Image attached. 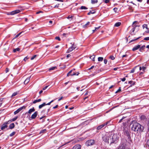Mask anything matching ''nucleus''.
<instances>
[{"mask_svg":"<svg viewBox=\"0 0 149 149\" xmlns=\"http://www.w3.org/2000/svg\"><path fill=\"white\" fill-rule=\"evenodd\" d=\"M118 149H125V147L123 145H121L119 146V147L118 148Z\"/></svg>","mask_w":149,"mask_h":149,"instance_id":"nucleus-28","label":"nucleus"},{"mask_svg":"<svg viewBox=\"0 0 149 149\" xmlns=\"http://www.w3.org/2000/svg\"><path fill=\"white\" fill-rule=\"evenodd\" d=\"M103 1L104 2V3H109V1H110V0H103Z\"/></svg>","mask_w":149,"mask_h":149,"instance_id":"nucleus-45","label":"nucleus"},{"mask_svg":"<svg viewBox=\"0 0 149 149\" xmlns=\"http://www.w3.org/2000/svg\"><path fill=\"white\" fill-rule=\"evenodd\" d=\"M145 47L146 46L145 45H143L141 47H140V48L143 50L145 49Z\"/></svg>","mask_w":149,"mask_h":149,"instance_id":"nucleus-52","label":"nucleus"},{"mask_svg":"<svg viewBox=\"0 0 149 149\" xmlns=\"http://www.w3.org/2000/svg\"><path fill=\"white\" fill-rule=\"evenodd\" d=\"M45 117H46V116H44L40 118V120H41V119H42L41 122H43L44 121V119H43V118H44Z\"/></svg>","mask_w":149,"mask_h":149,"instance_id":"nucleus-33","label":"nucleus"},{"mask_svg":"<svg viewBox=\"0 0 149 149\" xmlns=\"http://www.w3.org/2000/svg\"><path fill=\"white\" fill-rule=\"evenodd\" d=\"M73 16H71L70 15H69L68 16V17H67V18L68 19H69L70 18H71L72 19L73 17Z\"/></svg>","mask_w":149,"mask_h":149,"instance_id":"nucleus-48","label":"nucleus"},{"mask_svg":"<svg viewBox=\"0 0 149 149\" xmlns=\"http://www.w3.org/2000/svg\"><path fill=\"white\" fill-rule=\"evenodd\" d=\"M127 54L124 55L122 56V58H123V57H127Z\"/></svg>","mask_w":149,"mask_h":149,"instance_id":"nucleus-60","label":"nucleus"},{"mask_svg":"<svg viewBox=\"0 0 149 149\" xmlns=\"http://www.w3.org/2000/svg\"><path fill=\"white\" fill-rule=\"evenodd\" d=\"M136 82L135 81H133L132 80L129 81H128V84H131L130 86L129 87H132V86H134Z\"/></svg>","mask_w":149,"mask_h":149,"instance_id":"nucleus-12","label":"nucleus"},{"mask_svg":"<svg viewBox=\"0 0 149 149\" xmlns=\"http://www.w3.org/2000/svg\"><path fill=\"white\" fill-rule=\"evenodd\" d=\"M144 40H149V37H147L144 38Z\"/></svg>","mask_w":149,"mask_h":149,"instance_id":"nucleus-55","label":"nucleus"},{"mask_svg":"<svg viewBox=\"0 0 149 149\" xmlns=\"http://www.w3.org/2000/svg\"><path fill=\"white\" fill-rule=\"evenodd\" d=\"M135 69H132L130 71V73H133L134 72Z\"/></svg>","mask_w":149,"mask_h":149,"instance_id":"nucleus-54","label":"nucleus"},{"mask_svg":"<svg viewBox=\"0 0 149 149\" xmlns=\"http://www.w3.org/2000/svg\"><path fill=\"white\" fill-rule=\"evenodd\" d=\"M125 118V117H122V118L119 120V122H118V123H120L122 122V120L123 119H124Z\"/></svg>","mask_w":149,"mask_h":149,"instance_id":"nucleus-43","label":"nucleus"},{"mask_svg":"<svg viewBox=\"0 0 149 149\" xmlns=\"http://www.w3.org/2000/svg\"><path fill=\"white\" fill-rule=\"evenodd\" d=\"M146 118V117L145 116H141V119H144Z\"/></svg>","mask_w":149,"mask_h":149,"instance_id":"nucleus-47","label":"nucleus"},{"mask_svg":"<svg viewBox=\"0 0 149 149\" xmlns=\"http://www.w3.org/2000/svg\"><path fill=\"white\" fill-rule=\"evenodd\" d=\"M46 105V104L45 103H43L42 104L39 105V109H40L42 108L43 107L45 106Z\"/></svg>","mask_w":149,"mask_h":149,"instance_id":"nucleus-20","label":"nucleus"},{"mask_svg":"<svg viewBox=\"0 0 149 149\" xmlns=\"http://www.w3.org/2000/svg\"><path fill=\"white\" fill-rule=\"evenodd\" d=\"M30 77H28L26 79L24 82V84H26L29 82L30 81Z\"/></svg>","mask_w":149,"mask_h":149,"instance_id":"nucleus-14","label":"nucleus"},{"mask_svg":"<svg viewBox=\"0 0 149 149\" xmlns=\"http://www.w3.org/2000/svg\"><path fill=\"white\" fill-rule=\"evenodd\" d=\"M20 49L19 48H17L16 49H15L13 50V52H15L16 51H19L20 50Z\"/></svg>","mask_w":149,"mask_h":149,"instance_id":"nucleus-30","label":"nucleus"},{"mask_svg":"<svg viewBox=\"0 0 149 149\" xmlns=\"http://www.w3.org/2000/svg\"><path fill=\"white\" fill-rule=\"evenodd\" d=\"M26 108V107L25 106H23L22 107L19 108L17 109L16 111L14 112V114L15 115L17 113H18L21 111L23 109H25Z\"/></svg>","mask_w":149,"mask_h":149,"instance_id":"nucleus-6","label":"nucleus"},{"mask_svg":"<svg viewBox=\"0 0 149 149\" xmlns=\"http://www.w3.org/2000/svg\"><path fill=\"white\" fill-rule=\"evenodd\" d=\"M22 33V32H21L20 33H19L17 35L15 36V38H17L19 36V35L21 34Z\"/></svg>","mask_w":149,"mask_h":149,"instance_id":"nucleus-49","label":"nucleus"},{"mask_svg":"<svg viewBox=\"0 0 149 149\" xmlns=\"http://www.w3.org/2000/svg\"><path fill=\"white\" fill-rule=\"evenodd\" d=\"M73 70H70L67 74V76H69L71 75V73H72Z\"/></svg>","mask_w":149,"mask_h":149,"instance_id":"nucleus-31","label":"nucleus"},{"mask_svg":"<svg viewBox=\"0 0 149 149\" xmlns=\"http://www.w3.org/2000/svg\"><path fill=\"white\" fill-rule=\"evenodd\" d=\"M81 145H76L73 147L72 149H81Z\"/></svg>","mask_w":149,"mask_h":149,"instance_id":"nucleus-11","label":"nucleus"},{"mask_svg":"<svg viewBox=\"0 0 149 149\" xmlns=\"http://www.w3.org/2000/svg\"><path fill=\"white\" fill-rule=\"evenodd\" d=\"M17 94H18V92H14L13 94L11 97H13L15 96Z\"/></svg>","mask_w":149,"mask_h":149,"instance_id":"nucleus-37","label":"nucleus"},{"mask_svg":"<svg viewBox=\"0 0 149 149\" xmlns=\"http://www.w3.org/2000/svg\"><path fill=\"white\" fill-rule=\"evenodd\" d=\"M15 132H13L12 133H11L10 134V136H13L15 134Z\"/></svg>","mask_w":149,"mask_h":149,"instance_id":"nucleus-39","label":"nucleus"},{"mask_svg":"<svg viewBox=\"0 0 149 149\" xmlns=\"http://www.w3.org/2000/svg\"><path fill=\"white\" fill-rule=\"evenodd\" d=\"M37 102V100H34L33 102V103L34 104L36 103Z\"/></svg>","mask_w":149,"mask_h":149,"instance_id":"nucleus-64","label":"nucleus"},{"mask_svg":"<svg viewBox=\"0 0 149 149\" xmlns=\"http://www.w3.org/2000/svg\"><path fill=\"white\" fill-rule=\"evenodd\" d=\"M97 0H91V3L92 4H94L97 2Z\"/></svg>","mask_w":149,"mask_h":149,"instance_id":"nucleus-24","label":"nucleus"},{"mask_svg":"<svg viewBox=\"0 0 149 149\" xmlns=\"http://www.w3.org/2000/svg\"><path fill=\"white\" fill-rule=\"evenodd\" d=\"M58 107V105H56V106H54V107H53V109H56V108H57V107Z\"/></svg>","mask_w":149,"mask_h":149,"instance_id":"nucleus-59","label":"nucleus"},{"mask_svg":"<svg viewBox=\"0 0 149 149\" xmlns=\"http://www.w3.org/2000/svg\"><path fill=\"white\" fill-rule=\"evenodd\" d=\"M37 56V55H34L31 58V60H33L35 58H36Z\"/></svg>","mask_w":149,"mask_h":149,"instance_id":"nucleus-41","label":"nucleus"},{"mask_svg":"<svg viewBox=\"0 0 149 149\" xmlns=\"http://www.w3.org/2000/svg\"><path fill=\"white\" fill-rule=\"evenodd\" d=\"M146 144L148 147L149 148V139L148 140L146 141Z\"/></svg>","mask_w":149,"mask_h":149,"instance_id":"nucleus-51","label":"nucleus"},{"mask_svg":"<svg viewBox=\"0 0 149 149\" xmlns=\"http://www.w3.org/2000/svg\"><path fill=\"white\" fill-rule=\"evenodd\" d=\"M141 37H139L138 38H136L135 39L132 40H131V41L129 42V43L131 42H133L134 41H136V40H138L139 38H140Z\"/></svg>","mask_w":149,"mask_h":149,"instance_id":"nucleus-27","label":"nucleus"},{"mask_svg":"<svg viewBox=\"0 0 149 149\" xmlns=\"http://www.w3.org/2000/svg\"><path fill=\"white\" fill-rule=\"evenodd\" d=\"M3 98H0V107L1 106L2 104L3 103Z\"/></svg>","mask_w":149,"mask_h":149,"instance_id":"nucleus-34","label":"nucleus"},{"mask_svg":"<svg viewBox=\"0 0 149 149\" xmlns=\"http://www.w3.org/2000/svg\"><path fill=\"white\" fill-rule=\"evenodd\" d=\"M121 79V80L123 81H124L125 80H126V79L125 77H124V78H122Z\"/></svg>","mask_w":149,"mask_h":149,"instance_id":"nucleus-58","label":"nucleus"},{"mask_svg":"<svg viewBox=\"0 0 149 149\" xmlns=\"http://www.w3.org/2000/svg\"><path fill=\"white\" fill-rule=\"evenodd\" d=\"M121 22H116V23L114 25V26L118 27L120 26L121 25Z\"/></svg>","mask_w":149,"mask_h":149,"instance_id":"nucleus-15","label":"nucleus"},{"mask_svg":"<svg viewBox=\"0 0 149 149\" xmlns=\"http://www.w3.org/2000/svg\"><path fill=\"white\" fill-rule=\"evenodd\" d=\"M144 72H143H143H141L139 73V75L140 76H142L144 74Z\"/></svg>","mask_w":149,"mask_h":149,"instance_id":"nucleus-50","label":"nucleus"},{"mask_svg":"<svg viewBox=\"0 0 149 149\" xmlns=\"http://www.w3.org/2000/svg\"><path fill=\"white\" fill-rule=\"evenodd\" d=\"M57 67L56 66H54L51 68H50L49 69V70L50 71L51 70H53L57 69Z\"/></svg>","mask_w":149,"mask_h":149,"instance_id":"nucleus-22","label":"nucleus"},{"mask_svg":"<svg viewBox=\"0 0 149 149\" xmlns=\"http://www.w3.org/2000/svg\"><path fill=\"white\" fill-rule=\"evenodd\" d=\"M8 127L7 125L4 123L1 126V130H3L4 129Z\"/></svg>","mask_w":149,"mask_h":149,"instance_id":"nucleus-9","label":"nucleus"},{"mask_svg":"<svg viewBox=\"0 0 149 149\" xmlns=\"http://www.w3.org/2000/svg\"><path fill=\"white\" fill-rule=\"evenodd\" d=\"M90 22H88L86 24H85L83 26V28H85L87 27V26L89 25L90 24Z\"/></svg>","mask_w":149,"mask_h":149,"instance_id":"nucleus-23","label":"nucleus"},{"mask_svg":"<svg viewBox=\"0 0 149 149\" xmlns=\"http://www.w3.org/2000/svg\"><path fill=\"white\" fill-rule=\"evenodd\" d=\"M28 59V58L27 57H25L24 59V61H26V60H27Z\"/></svg>","mask_w":149,"mask_h":149,"instance_id":"nucleus-63","label":"nucleus"},{"mask_svg":"<svg viewBox=\"0 0 149 149\" xmlns=\"http://www.w3.org/2000/svg\"><path fill=\"white\" fill-rule=\"evenodd\" d=\"M12 122V121H11V120H10L8 121L7 122H5V123L7 125V124H9V123H11Z\"/></svg>","mask_w":149,"mask_h":149,"instance_id":"nucleus-44","label":"nucleus"},{"mask_svg":"<svg viewBox=\"0 0 149 149\" xmlns=\"http://www.w3.org/2000/svg\"><path fill=\"white\" fill-rule=\"evenodd\" d=\"M113 10L115 13H116L118 10V8H114Z\"/></svg>","mask_w":149,"mask_h":149,"instance_id":"nucleus-46","label":"nucleus"},{"mask_svg":"<svg viewBox=\"0 0 149 149\" xmlns=\"http://www.w3.org/2000/svg\"><path fill=\"white\" fill-rule=\"evenodd\" d=\"M95 56H90V58L93 61H94V58H95Z\"/></svg>","mask_w":149,"mask_h":149,"instance_id":"nucleus-42","label":"nucleus"},{"mask_svg":"<svg viewBox=\"0 0 149 149\" xmlns=\"http://www.w3.org/2000/svg\"><path fill=\"white\" fill-rule=\"evenodd\" d=\"M9 69L8 68H7L6 70V73H7V72H8L9 71Z\"/></svg>","mask_w":149,"mask_h":149,"instance_id":"nucleus-62","label":"nucleus"},{"mask_svg":"<svg viewBox=\"0 0 149 149\" xmlns=\"http://www.w3.org/2000/svg\"><path fill=\"white\" fill-rule=\"evenodd\" d=\"M37 115V111H36L32 115L31 118L32 119H34L36 117Z\"/></svg>","mask_w":149,"mask_h":149,"instance_id":"nucleus-18","label":"nucleus"},{"mask_svg":"<svg viewBox=\"0 0 149 149\" xmlns=\"http://www.w3.org/2000/svg\"><path fill=\"white\" fill-rule=\"evenodd\" d=\"M109 58L112 60H113L115 59V57L111 55L110 56Z\"/></svg>","mask_w":149,"mask_h":149,"instance_id":"nucleus-35","label":"nucleus"},{"mask_svg":"<svg viewBox=\"0 0 149 149\" xmlns=\"http://www.w3.org/2000/svg\"><path fill=\"white\" fill-rule=\"evenodd\" d=\"M55 39L56 40H58V41H60L61 40V39L59 37V36H56L55 37Z\"/></svg>","mask_w":149,"mask_h":149,"instance_id":"nucleus-40","label":"nucleus"},{"mask_svg":"<svg viewBox=\"0 0 149 149\" xmlns=\"http://www.w3.org/2000/svg\"><path fill=\"white\" fill-rule=\"evenodd\" d=\"M54 100H52L51 101H50V102H49L47 104H46V105H49L51 103L53 102L54 101Z\"/></svg>","mask_w":149,"mask_h":149,"instance_id":"nucleus-53","label":"nucleus"},{"mask_svg":"<svg viewBox=\"0 0 149 149\" xmlns=\"http://www.w3.org/2000/svg\"><path fill=\"white\" fill-rule=\"evenodd\" d=\"M80 9L81 10H86L88 9V8L85 6H82Z\"/></svg>","mask_w":149,"mask_h":149,"instance_id":"nucleus-25","label":"nucleus"},{"mask_svg":"<svg viewBox=\"0 0 149 149\" xmlns=\"http://www.w3.org/2000/svg\"><path fill=\"white\" fill-rule=\"evenodd\" d=\"M102 139L105 143L111 144L114 143L118 139V137L117 134L109 133L103 136Z\"/></svg>","mask_w":149,"mask_h":149,"instance_id":"nucleus-1","label":"nucleus"},{"mask_svg":"<svg viewBox=\"0 0 149 149\" xmlns=\"http://www.w3.org/2000/svg\"><path fill=\"white\" fill-rule=\"evenodd\" d=\"M123 131L124 134L127 137L129 140H130L131 137L130 136L131 132L130 130L128 128H125L124 129Z\"/></svg>","mask_w":149,"mask_h":149,"instance_id":"nucleus-3","label":"nucleus"},{"mask_svg":"<svg viewBox=\"0 0 149 149\" xmlns=\"http://www.w3.org/2000/svg\"><path fill=\"white\" fill-rule=\"evenodd\" d=\"M18 118V116H16L14 118L12 119L11 120L12 122H13L16 120Z\"/></svg>","mask_w":149,"mask_h":149,"instance_id":"nucleus-32","label":"nucleus"},{"mask_svg":"<svg viewBox=\"0 0 149 149\" xmlns=\"http://www.w3.org/2000/svg\"><path fill=\"white\" fill-rule=\"evenodd\" d=\"M137 22L136 21H135L133 22V23L132 24V26L133 27V28L132 29L130 34L132 35H135V33H134L135 29L136 27L137 26V25H134V24Z\"/></svg>","mask_w":149,"mask_h":149,"instance_id":"nucleus-5","label":"nucleus"},{"mask_svg":"<svg viewBox=\"0 0 149 149\" xmlns=\"http://www.w3.org/2000/svg\"><path fill=\"white\" fill-rule=\"evenodd\" d=\"M96 12V11L95 10L90 11V12L87 14L88 15H90L91 14H93Z\"/></svg>","mask_w":149,"mask_h":149,"instance_id":"nucleus-21","label":"nucleus"},{"mask_svg":"<svg viewBox=\"0 0 149 149\" xmlns=\"http://www.w3.org/2000/svg\"><path fill=\"white\" fill-rule=\"evenodd\" d=\"M107 60L106 59H104V63L105 64H106L107 63Z\"/></svg>","mask_w":149,"mask_h":149,"instance_id":"nucleus-57","label":"nucleus"},{"mask_svg":"<svg viewBox=\"0 0 149 149\" xmlns=\"http://www.w3.org/2000/svg\"><path fill=\"white\" fill-rule=\"evenodd\" d=\"M121 87H119V88L117 91H116V92H115V93H116L118 92H121Z\"/></svg>","mask_w":149,"mask_h":149,"instance_id":"nucleus-38","label":"nucleus"},{"mask_svg":"<svg viewBox=\"0 0 149 149\" xmlns=\"http://www.w3.org/2000/svg\"><path fill=\"white\" fill-rule=\"evenodd\" d=\"M49 86V85L47 86H45L43 88L42 90H45Z\"/></svg>","mask_w":149,"mask_h":149,"instance_id":"nucleus-56","label":"nucleus"},{"mask_svg":"<svg viewBox=\"0 0 149 149\" xmlns=\"http://www.w3.org/2000/svg\"><path fill=\"white\" fill-rule=\"evenodd\" d=\"M109 123V122H106V123H104L101 125L97 127V130H100L102 128H103L105 126L107 125Z\"/></svg>","mask_w":149,"mask_h":149,"instance_id":"nucleus-7","label":"nucleus"},{"mask_svg":"<svg viewBox=\"0 0 149 149\" xmlns=\"http://www.w3.org/2000/svg\"><path fill=\"white\" fill-rule=\"evenodd\" d=\"M46 129H44L41 130L39 133L40 134H41V135H42L44 133H45L46 132Z\"/></svg>","mask_w":149,"mask_h":149,"instance_id":"nucleus-16","label":"nucleus"},{"mask_svg":"<svg viewBox=\"0 0 149 149\" xmlns=\"http://www.w3.org/2000/svg\"><path fill=\"white\" fill-rule=\"evenodd\" d=\"M147 67L145 66H143L142 67V71L143 72H145V70L146 69Z\"/></svg>","mask_w":149,"mask_h":149,"instance_id":"nucleus-36","label":"nucleus"},{"mask_svg":"<svg viewBox=\"0 0 149 149\" xmlns=\"http://www.w3.org/2000/svg\"><path fill=\"white\" fill-rule=\"evenodd\" d=\"M59 4H58V5H55L54 6V8H57L58 7Z\"/></svg>","mask_w":149,"mask_h":149,"instance_id":"nucleus-61","label":"nucleus"},{"mask_svg":"<svg viewBox=\"0 0 149 149\" xmlns=\"http://www.w3.org/2000/svg\"><path fill=\"white\" fill-rule=\"evenodd\" d=\"M95 141L94 140H89L86 141V144L88 146H91L94 144Z\"/></svg>","mask_w":149,"mask_h":149,"instance_id":"nucleus-4","label":"nucleus"},{"mask_svg":"<svg viewBox=\"0 0 149 149\" xmlns=\"http://www.w3.org/2000/svg\"><path fill=\"white\" fill-rule=\"evenodd\" d=\"M142 27L143 29H144L145 28L147 29H148V26L146 24H144L142 26Z\"/></svg>","mask_w":149,"mask_h":149,"instance_id":"nucleus-26","label":"nucleus"},{"mask_svg":"<svg viewBox=\"0 0 149 149\" xmlns=\"http://www.w3.org/2000/svg\"><path fill=\"white\" fill-rule=\"evenodd\" d=\"M20 12V10H16L15 11H13L11 13V15H13L18 13H19Z\"/></svg>","mask_w":149,"mask_h":149,"instance_id":"nucleus-13","label":"nucleus"},{"mask_svg":"<svg viewBox=\"0 0 149 149\" xmlns=\"http://www.w3.org/2000/svg\"><path fill=\"white\" fill-rule=\"evenodd\" d=\"M132 130L135 132H142L144 130V127L139 123L136 122V121H132L130 125Z\"/></svg>","mask_w":149,"mask_h":149,"instance_id":"nucleus-2","label":"nucleus"},{"mask_svg":"<svg viewBox=\"0 0 149 149\" xmlns=\"http://www.w3.org/2000/svg\"><path fill=\"white\" fill-rule=\"evenodd\" d=\"M35 111V109L34 107L32 109H30L28 111V113L29 114H31L32 112H34Z\"/></svg>","mask_w":149,"mask_h":149,"instance_id":"nucleus-19","label":"nucleus"},{"mask_svg":"<svg viewBox=\"0 0 149 149\" xmlns=\"http://www.w3.org/2000/svg\"><path fill=\"white\" fill-rule=\"evenodd\" d=\"M74 43L72 44V46L70 47L67 51V52L69 53L71 52L73 49H75V47H73Z\"/></svg>","mask_w":149,"mask_h":149,"instance_id":"nucleus-8","label":"nucleus"},{"mask_svg":"<svg viewBox=\"0 0 149 149\" xmlns=\"http://www.w3.org/2000/svg\"><path fill=\"white\" fill-rule=\"evenodd\" d=\"M103 59L102 57H99L98 58V61H102Z\"/></svg>","mask_w":149,"mask_h":149,"instance_id":"nucleus-29","label":"nucleus"},{"mask_svg":"<svg viewBox=\"0 0 149 149\" xmlns=\"http://www.w3.org/2000/svg\"><path fill=\"white\" fill-rule=\"evenodd\" d=\"M140 47V45H138L135 46L132 49V50L133 51H135L139 49Z\"/></svg>","mask_w":149,"mask_h":149,"instance_id":"nucleus-10","label":"nucleus"},{"mask_svg":"<svg viewBox=\"0 0 149 149\" xmlns=\"http://www.w3.org/2000/svg\"><path fill=\"white\" fill-rule=\"evenodd\" d=\"M15 125L13 123L10 124L9 126V128L10 129H13Z\"/></svg>","mask_w":149,"mask_h":149,"instance_id":"nucleus-17","label":"nucleus"}]
</instances>
